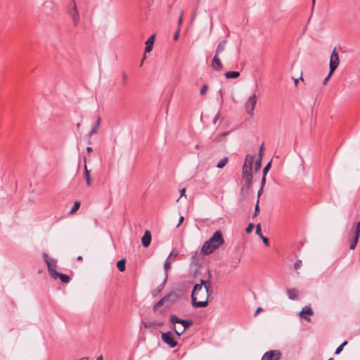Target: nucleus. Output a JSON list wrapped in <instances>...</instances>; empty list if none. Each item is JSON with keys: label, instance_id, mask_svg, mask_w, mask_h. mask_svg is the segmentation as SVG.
<instances>
[{"label": "nucleus", "instance_id": "57", "mask_svg": "<svg viewBox=\"0 0 360 360\" xmlns=\"http://www.w3.org/2000/svg\"><path fill=\"white\" fill-rule=\"evenodd\" d=\"M297 83H298V79H295V84L296 86H297Z\"/></svg>", "mask_w": 360, "mask_h": 360}, {"label": "nucleus", "instance_id": "6", "mask_svg": "<svg viewBox=\"0 0 360 360\" xmlns=\"http://www.w3.org/2000/svg\"><path fill=\"white\" fill-rule=\"evenodd\" d=\"M257 96L255 94H254L252 96H250L245 101V109L246 112L250 117H253L254 115V109L257 103Z\"/></svg>", "mask_w": 360, "mask_h": 360}, {"label": "nucleus", "instance_id": "10", "mask_svg": "<svg viewBox=\"0 0 360 360\" xmlns=\"http://www.w3.org/2000/svg\"><path fill=\"white\" fill-rule=\"evenodd\" d=\"M281 356V352L278 350H270L265 352L261 360H279Z\"/></svg>", "mask_w": 360, "mask_h": 360}, {"label": "nucleus", "instance_id": "29", "mask_svg": "<svg viewBox=\"0 0 360 360\" xmlns=\"http://www.w3.org/2000/svg\"><path fill=\"white\" fill-rule=\"evenodd\" d=\"M347 341H345L343 342L335 350V354H340V352L342 351L343 348L345 346H346L347 345Z\"/></svg>", "mask_w": 360, "mask_h": 360}, {"label": "nucleus", "instance_id": "48", "mask_svg": "<svg viewBox=\"0 0 360 360\" xmlns=\"http://www.w3.org/2000/svg\"><path fill=\"white\" fill-rule=\"evenodd\" d=\"M182 15H183V11H181V16L179 18V24L181 23V22H182V20H183V16Z\"/></svg>", "mask_w": 360, "mask_h": 360}, {"label": "nucleus", "instance_id": "13", "mask_svg": "<svg viewBox=\"0 0 360 360\" xmlns=\"http://www.w3.org/2000/svg\"><path fill=\"white\" fill-rule=\"evenodd\" d=\"M313 314V311L309 306H306L302 308V311L300 312V316L307 321H309V316Z\"/></svg>", "mask_w": 360, "mask_h": 360}, {"label": "nucleus", "instance_id": "3", "mask_svg": "<svg viewBox=\"0 0 360 360\" xmlns=\"http://www.w3.org/2000/svg\"><path fill=\"white\" fill-rule=\"evenodd\" d=\"M169 321L178 337H180L193 323L192 320L181 319L174 314L170 315Z\"/></svg>", "mask_w": 360, "mask_h": 360}, {"label": "nucleus", "instance_id": "22", "mask_svg": "<svg viewBox=\"0 0 360 360\" xmlns=\"http://www.w3.org/2000/svg\"><path fill=\"white\" fill-rule=\"evenodd\" d=\"M100 124H101V118L100 117H98L97 118V120L94 124V126L91 128V131H89L88 136L90 138L93 134L97 133L98 131V129L99 128V126H100Z\"/></svg>", "mask_w": 360, "mask_h": 360}, {"label": "nucleus", "instance_id": "9", "mask_svg": "<svg viewBox=\"0 0 360 360\" xmlns=\"http://www.w3.org/2000/svg\"><path fill=\"white\" fill-rule=\"evenodd\" d=\"M340 63V59L338 53L336 51V49L335 48L331 53L330 58V74H333L334 71L337 69Z\"/></svg>", "mask_w": 360, "mask_h": 360}, {"label": "nucleus", "instance_id": "42", "mask_svg": "<svg viewBox=\"0 0 360 360\" xmlns=\"http://www.w3.org/2000/svg\"><path fill=\"white\" fill-rule=\"evenodd\" d=\"M266 182V176H262V182H261V187L263 188Z\"/></svg>", "mask_w": 360, "mask_h": 360}, {"label": "nucleus", "instance_id": "21", "mask_svg": "<svg viewBox=\"0 0 360 360\" xmlns=\"http://www.w3.org/2000/svg\"><path fill=\"white\" fill-rule=\"evenodd\" d=\"M227 44V40H222L217 46L215 50V55L219 56L221 52L225 50L226 45Z\"/></svg>", "mask_w": 360, "mask_h": 360}, {"label": "nucleus", "instance_id": "45", "mask_svg": "<svg viewBox=\"0 0 360 360\" xmlns=\"http://www.w3.org/2000/svg\"><path fill=\"white\" fill-rule=\"evenodd\" d=\"M184 217L183 216H181L179 220V223L176 225V227H179L180 224L184 221Z\"/></svg>", "mask_w": 360, "mask_h": 360}, {"label": "nucleus", "instance_id": "32", "mask_svg": "<svg viewBox=\"0 0 360 360\" xmlns=\"http://www.w3.org/2000/svg\"><path fill=\"white\" fill-rule=\"evenodd\" d=\"M179 255V252L174 249L171 252L170 254L169 255L168 257L169 259L172 258V257H176L177 256Z\"/></svg>", "mask_w": 360, "mask_h": 360}, {"label": "nucleus", "instance_id": "34", "mask_svg": "<svg viewBox=\"0 0 360 360\" xmlns=\"http://www.w3.org/2000/svg\"><path fill=\"white\" fill-rule=\"evenodd\" d=\"M207 89H208V86L207 84L202 85V86L200 89V94L201 96L204 95L207 92Z\"/></svg>", "mask_w": 360, "mask_h": 360}, {"label": "nucleus", "instance_id": "18", "mask_svg": "<svg viewBox=\"0 0 360 360\" xmlns=\"http://www.w3.org/2000/svg\"><path fill=\"white\" fill-rule=\"evenodd\" d=\"M256 159L257 158H256L255 155H248L245 158V162H244L243 165H246L248 167H251V169H252L253 165L255 162Z\"/></svg>", "mask_w": 360, "mask_h": 360}, {"label": "nucleus", "instance_id": "39", "mask_svg": "<svg viewBox=\"0 0 360 360\" xmlns=\"http://www.w3.org/2000/svg\"><path fill=\"white\" fill-rule=\"evenodd\" d=\"M332 75L333 74H330V70H329V73H328V76L323 80V85H326L328 83V80L330 78Z\"/></svg>", "mask_w": 360, "mask_h": 360}, {"label": "nucleus", "instance_id": "11", "mask_svg": "<svg viewBox=\"0 0 360 360\" xmlns=\"http://www.w3.org/2000/svg\"><path fill=\"white\" fill-rule=\"evenodd\" d=\"M162 340L165 344L168 345L171 348L175 347L177 345V342L174 340L173 335L171 332L162 333Z\"/></svg>", "mask_w": 360, "mask_h": 360}, {"label": "nucleus", "instance_id": "12", "mask_svg": "<svg viewBox=\"0 0 360 360\" xmlns=\"http://www.w3.org/2000/svg\"><path fill=\"white\" fill-rule=\"evenodd\" d=\"M211 66L212 69L217 72H220L222 70L223 65L219 56L214 55L212 60Z\"/></svg>", "mask_w": 360, "mask_h": 360}, {"label": "nucleus", "instance_id": "4", "mask_svg": "<svg viewBox=\"0 0 360 360\" xmlns=\"http://www.w3.org/2000/svg\"><path fill=\"white\" fill-rule=\"evenodd\" d=\"M68 13L71 18L73 27H77L79 22L80 18L77 4L75 0H71L68 8Z\"/></svg>", "mask_w": 360, "mask_h": 360}, {"label": "nucleus", "instance_id": "28", "mask_svg": "<svg viewBox=\"0 0 360 360\" xmlns=\"http://www.w3.org/2000/svg\"><path fill=\"white\" fill-rule=\"evenodd\" d=\"M166 282H165V279L163 280L162 283L152 292V295L153 296H156L159 292L162 291V290L164 288Z\"/></svg>", "mask_w": 360, "mask_h": 360}, {"label": "nucleus", "instance_id": "33", "mask_svg": "<svg viewBox=\"0 0 360 360\" xmlns=\"http://www.w3.org/2000/svg\"><path fill=\"white\" fill-rule=\"evenodd\" d=\"M259 199H257L256 205H255V207L254 216L255 217L257 216L259 214Z\"/></svg>", "mask_w": 360, "mask_h": 360}, {"label": "nucleus", "instance_id": "35", "mask_svg": "<svg viewBox=\"0 0 360 360\" xmlns=\"http://www.w3.org/2000/svg\"><path fill=\"white\" fill-rule=\"evenodd\" d=\"M254 228V224L252 223H250L246 228L245 231L248 233H250L252 232V229Z\"/></svg>", "mask_w": 360, "mask_h": 360}, {"label": "nucleus", "instance_id": "58", "mask_svg": "<svg viewBox=\"0 0 360 360\" xmlns=\"http://www.w3.org/2000/svg\"><path fill=\"white\" fill-rule=\"evenodd\" d=\"M199 148V145L198 144L195 145V148Z\"/></svg>", "mask_w": 360, "mask_h": 360}, {"label": "nucleus", "instance_id": "44", "mask_svg": "<svg viewBox=\"0 0 360 360\" xmlns=\"http://www.w3.org/2000/svg\"><path fill=\"white\" fill-rule=\"evenodd\" d=\"M179 191H180V198H181L184 195H185V193H186V188H185L181 189Z\"/></svg>", "mask_w": 360, "mask_h": 360}, {"label": "nucleus", "instance_id": "30", "mask_svg": "<svg viewBox=\"0 0 360 360\" xmlns=\"http://www.w3.org/2000/svg\"><path fill=\"white\" fill-rule=\"evenodd\" d=\"M80 207V202L76 201L70 211V214H73Z\"/></svg>", "mask_w": 360, "mask_h": 360}, {"label": "nucleus", "instance_id": "49", "mask_svg": "<svg viewBox=\"0 0 360 360\" xmlns=\"http://www.w3.org/2000/svg\"><path fill=\"white\" fill-rule=\"evenodd\" d=\"M198 252H195V254L192 256V262H194V260L196 259Z\"/></svg>", "mask_w": 360, "mask_h": 360}, {"label": "nucleus", "instance_id": "47", "mask_svg": "<svg viewBox=\"0 0 360 360\" xmlns=\"http://www.w3.org/2000/svg\"><path fill=\"white\" fill-rule=\"evenodd\" d=\"M263 192V188H260L259 190L258 191V193H257V196H258V198H259V196L261 195V194Z\"/></svg>", "mask_w": 360, "mask_h": 360}, {"label": "nucleus", "instance_id": "46", "mask_svg": "<svg viewBox=\"0 0 360 360\" xmlns=\"http://www.w3.org/2000/svg\"><path fill=\"white\" fill-rule=\"evenodd\" d=\"M219 93L220 97H221V102H223V91H222L221 89H219Z\"/></svg>", "mask_w": 360, "mask_h": 360}, {"label": "nucleus", "instance_id": "24", "mask_svg": "<svg viewBox=\"0 0 360 360\" xmlns=\"http://www.w3.org/2000/svg\"><path fill=\"white\" fill-rule=\"evenodd\" d=\"M162 324V322L158 321H146L143 323V326L146 328H149L153 326H160Z\"/></svg>", "mask_w": 360, "mask_h": 360}, {"label": "nucleus", "instance_id": "25", "mask_svg": "<svg viewBox=\"0 0 360 360\" xmlns=\"http://www.w3.org/2000/svg\"><path fill=\"white\" fill-rule=\"evenodd\" d=\"M169 295L165 296L162 299H160L154 306V310H156L159 307H160L162 305H163L166 301L169 300Z\"/></svg>", "mask_w": 360, "mask_h": 360}, {"label": "nucleus", "instance_id": "23", "mask_svg": "<svg viewBox=\"0 0 360 360\" xmlns=\"http://www.w3.org/2000/svg\"><path fill=\"white\" fill-rule=\"evenodd\" d=\"M240 76V72L238 71H229L224 73V77L226 79H236Z\"/></svg>", "mask_w": 360, "mask_h": 360}, {"label": "nucleus", "instance_id": "52", "mask_svg": "<svg viewBox=\"0 0 360 360\" xmlns=\"http://www.w3.org/2000/svg\"><path fill=\"white\" fill-rule=\"evenodd\" d=\"M123 79L125 81L127 79V75L125 73H123Z\"/></svg>", "mask_w": 360, "mask_h": 360}, {"label": "nucleus", "instance_id": "26", "mask_svg": "<svg viewBox=\"0 0 360 360\" xmlns=\"http://www.w3.org/2000/svg\"><path fill=\"white\" fill-rule=\"evenodd\" d=\"M125 263L126 261L124 259H122L117 262V267L120 271H124L125 270Z\"/></svg>", "mask_w": 360, "mask_h": 360}, {"label": "nucleus", "instance_id": "17", "mask_svg": "<svg viewBox=\"0 0 360 360\" xmlns=\"http://www.w3.org/2000/svg\"><path fill=\"white\" fill-rule=\"evenodd\" d=\"M286 292L290 300H296L299 296V290L295 288L288 289Z\"/></svg>", "mask_w": 360, "mask_h": 360}, {"label": "nucleus", "instance_id": "7", "mask_svg": "<svg viewBox=\"0 0 360 360\" xmlns=\"http://www.w3.org/2000/svg\"><path fill=\"white\" fill-rule=\"evenodd\" d=\"M43 257L44 259V261L47 265V269L49 272V274L51 276L53 275H56L57 271V261L54 259L49 257L48 255L46 253L43 254Z\"/></svg>", "mask_w": 360, "mask_h": 360}, {"label": "nucleus", "instance_id": "59", "mask_svg": "<svg viewBox=\"0 0 360 360\" xmlns=\"http://www.w3.org/2000/svg\"><path fill=\"white\" fill-rule=\"evenodd\" d=\"M328 360H333V358H330V359H328Z\"/></svg>", "mask_w": 360, "mask_h": 360}, {"label": "nucleus", "instance_id": "19", "mask_svg": "<svg viewBox=\"0 0 360 360\" xmlns=\"http://www.w3.org/2000/svg\"><path fill=\"white\" fill-rule=\"evenodd\" d=\"M170 259L167 258L164 262V270H165V282H167L168 278V272L171 268L172 262L169 260Z\"/></svg>", "mask_w": 360, "mask_h": 360}, {"label": "nucleus", "instance_id": "56", "mask_svg": "<svg viewBox=\"0 0 360 360\" xmlns=\"http://www.w3.org/2000/svg\"><path fill=\"white\" fill-rule=\"evenodd\" d=\"M219 117V115H217L216 117H214V122H215L216 120L218 119Z\"/></svg>", "mask_w": 360, "mask_h": 360}, {"label": "nucleus", "instance_id": "37", "mask_svg": "<svg viewBox=\"0 0 360 360\" xmlns=\"http://www.w3.org/2000/svg\"><path fill=\"white\" fill-rule=\"evenodd\" d=\"M302 265V260L298 259L294 264L295 269H298Z\"/></svg>", "mask_w": 360, "mask_h": 360}, {"label": "nucleus", "instance_id": "53", "mask_svg": "<svg viewBox=\"0 0 360 360\" xmlns=\"http://www.w3.org/2000/svg\"><path fill=\"white\" fill-rule=\"evenodd\" d=\"M77 260H79V261L82 260V256H78L77 257Z\"/></svg>", "mask_w": 360, "mask_h": 360}, {"label": "nucleus", "instance_id": "27", "mask_svg": "<svg viewBox=\"0 0 360 360\" xmlns=\"http://www.w3.org/2000/svg\"><path fill=\"white\" fill-rule=\"evenodd\" d=\"M229 158L227 157H224L219 161L216 167L219 169H221L227 164Z\"/></svg>", "mask_w": 360, "mask_h": 360}, {"label": "nucleus", "instance_id": "41", "mask_svg": "<svg viewBox=\"0 0 360 360\" xmlns=\"http://www.w3.org/2000/svg\"><path fill=\"white\" fill-rule=\"evenodd\" d=\"M85 179H86L87 186H90L91 184L90 176H86Z\"/></svg>", "mask_w": 360, "mask_h": 360}, {"label": "nucleus", "instance_id": "2", "mask_svg": "<svg viewBox=\"0 0 360 360\" xmlns=\"http://www.w3.org/2000/svg\"><path fill=\"white\" fill-rule=\"evenodd\" d=\"M224 242L221 231H216L212 236L203 243L200 252L203 255H209L222 245Z\"/></svg>", "mask_w": 360, "mask_h": 360}, {"label": "nucleus", "instance_id": "16", "mask_svg": "<svg viewBox=\"0 0 360 360\" xmlns=\"http://www.w3.org/2000/svg\"><path fill=\"white\" fill-rule=\"evenodd\" d=\"M51 277L53 279L60 278V281L63 283H68L70 281V277L68 275L59 273L58 271L56 275H53Z\"/></svg>", "mask_w": 360, "mask_h": 360}, {"label": "nucleus", "instance_id": "31", "mask_svg": "<svg viewBox=\"0 0 360 360\" xmlns=\"http://www.w3.org/2000/svg\"><path fill=\"white\" fill-rule=\"evenodd\" d=\"M271 161H270L263 169V175L264 176H266L267 172H269L270 167H271Z\"/></svg>", "mask_w": 360, "mask_h": 360}, {"label": "nucleus", "instance_id": "60", "mask_svg": "<svg viewBox=\"0 0 360 360\" xmlns=\"http://www.w3.org/2000/svg\"><path fill=\"white\" fill-rule=\"evenodd\" d=\"M313 2H314V0H313Z\"/></svg>", "mask_w": 360, "mask_h": 360}, {"label": "nucleus", "instance_id": "50", "mask_svg": "<svg viewBox=\"0 0 360 360\" xmlns=\"http://www.w3.org/2000/svg\"><path fill=\"white\" fill-rule=\"evenodd\" d=\"M86 150H87L88 153H91V152L93 151V148L89 146V147L86 148Z\"/></svg>", "mask_w": 360, "mask_h": 360}, {"label": "nucleus", "instance_id": "38", "mask_svg": "<svg viewBox=\"0 0 360 360\" xmlns=\"http://www.w3.org/2000/svg\"><path fill=\"white\" fill-rule=\"evenodd\" d=\"M261 238L262 239V241L266 246L269 245V239L266 237L264 236L263 235H261Z\"/></svg>", "mask_w": 360, "mask_h": 360}, {"label": "nucleus", "instance_id": "55", "mask_svg": "<svg viewBox=\"0 0 360 360\" xmlns=\"http://www.w3.org/2000/svg\"><path fill=\"white\" fill-rule=\"evenodd\" d=\"M96 360H103V356H98Z\"/></svg>", "mask_w": 360, "mask_h": 360}, {"label": "nucleus", "instance_id": "40", "mask_svg": "<svg viewBox=\"0 0 360 360\" xmlns=\"http://www.w3.org/2000/svg\"><path fill=\"white\" fill-rule=\"evenodd\" d=\"M90 176L89 171L87 169L86 165H84V176Z\"/></svg>", "mask_w": 360, "mask_h": 360}, {"label": "nucleus", "instance_id": "36", "mask_svg": "<svg viewBox=\"0 0 360 360\" xmlns=\"http://www.w3.org/2000/svg\"><path fill=\"white\" fill-rule=\"evenodd\" d=\"M256 234L261 237V235H262L261 231V226L259 224L256 225Z\"/></svg>", "mask_w": 360, "mask_h": 360}, {"label": "nucleus", "instance_id": "43", "mask_svg": "<svg viewBox=\"0 0 360 360\" xmlns=\"http://www.w3.org/2000/svg\"><path fill=\"white\" fill-rule=\"evenodd\" d=\"M263 311V309H262V307H258V308L257 309V310L255 311L254 316H257V315H258V314H259L260 311Z\"/></svg>", "mask_w": 360, "mask_h": 360}, {"label": "nucleus", "instance_id": "1", "mask_svg": "<svg viewBox=\"0 0 360 360\" xmlns=\"http://www.w3.org/2000/svg\"><path fill=\"white\" fill-rule=\"evenodd\" d=\"M210 281L200 280V284L193 286L191 293L192 305L194 308H203L207 306L208 299L212 293Z\"/></svg>", "mask_w": 360, "mask_h": 360}, {"label": "nucleus", "instance_id": "15", "mask_svg": "<svg viewBox=\"0 0 360 360\" xmlns=\"http://www.w3.org/2000/svg\"><path fill=\"white\" fill-rule=\"evenodd\" d=\"M155 41V35H151L146 41L145 52H150Z\"/></svg>", "mask_w": 360, "mask_h": 360}, {"label": "nucleus", "instance_id": "14", "mask_svg": "<svg viewBox=\"0 0 360 360\" xmlns=\"http://www.w3.org/2000/svg\"><path fill=\"white\" fill-rule=\"evenodd\" d=\"M151 242V234L149 231H146L144 235L141 238V243L143 247H148Z\"/></svg>", "mask_w": 360, "mask_h": 360}, {"label": "nucleus", "instance_id": "54", "mask_svg": "<svg viewBox=\"0 0 360 360\" xmlns=\"http://www.w3.org/2000/svg\"><path fill=\"white\" fill-rule=\"evenodd\" d=\"M81 127V124L80 123H77V128L79 129Z\"/></svg>", "mask_w": 360, "mask_h": 360}, {"label": "nucleus", "instance_id": "20", "mask_svg": "<svg viewBox=\"0 0 360 360\" xmlns=\"http://www.w3.org/2000/svg\"><path fill=\"white\" fill-rule=\"evenodd\" d=\"M262 158V146L260 148V150L259 153V157L257 158L255 162L253 165V167L255 168V170L256 172L259 170V169L261 167Z\"/></svg>", "mask_w": 360, "mask_h": 360}, {"label": "nucleus", "instance_id": "8", "mask_svg": "<svg viewBox=\"0 0 360 360\" xmlns=\"http://www.w3.org/2000/svg\"><path fill=\"white\" fill-rule=\"evenodd\" d=\"M350 235H352V240L349 249L353 250L356 248L360 236V221L357 222L355 229L351 230Z\"/></svg>", "mask_w": 360, "mask_h": 360}, {"label": "nucleus", "instance_id": "5", "mask_svg": "<svg viewBox=\"0 0 360 360\" xmlns=\"http://www.w3.org/2000/svg\"><path fill=\"white\" fill-rule=\"evenodd\" d=\"M252 169H251V167H248L246 165L243 166V179L245 181V186L248 188H250L252 185L253 176L252 174Z\"/></svg>", "mask_w": 360, "mask_h": 360}, {"label": "nucleus", "instance_id": "51", "mask_svg": "<svg viewBox=\"0 0 360 360\" xmlns=\"http://www.w3.org/2000/svg\"><path fill=\"white\" fill-rule=\"evenodd\" d=\"M178 37H179V32H177L175 33L174 38L175 40H176L178 39Z\"/></svg>", "mask_w": 360, "mask_h": 360}]
</instances>
